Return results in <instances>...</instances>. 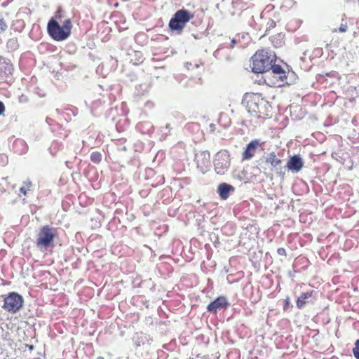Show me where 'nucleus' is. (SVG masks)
<instances>
[{
	"label": "nucleus",
	"instance_id": "7",
	"mask_svg": "<svg viewBox=\"0 0 359 359\" xmlns=\"http://www.w3.org/2000/svg\"><path fill=\"white\" fill-rule=\"evenodd\" d=\"M23 304V299L16 292H11L4 299L3 309L8 312L15 313L18 312Z\"/></svg>",
	"mask_w": 359,
	"mask_h": 359
},
{
	"label": "nucleus",
	"instance_id": "19",
	"mask_svg": "<svg viewBox=\"0 0 359 359\" xmlns=\"http://www.w3.org/2000/svg\"><path fill=\"white\" fill-rule=\"evenodd\" d=\"M25 24L23 20H16L13 22L11 29L15 32H21L25 28Z\"/></svg>",
	"mask_w": 359,
	"mask_h": 359
},
{
	"label": "nucleus",
	"instance_id": "18",
	"mask_svg": "<svg viewBox=\"0 0 359 359\" xmlns=\"http://www.w3.org/2000/svg\"><path fill=\"white\" fill-rule=\"evenodd\" d=\"M33 184L30 180H26L23 182L22 186L20 188V191L24 196H27L33 190Z\"/></svg>",
	"mask_w": 359,
	"mask_h": 359
},
{
	"label": "nucleus",
	"instance_id": "1",
	"mask_svg": "<svg viewBox=\"0 0 359 359\" xmlns=\"http://www.w3.org/2000/svg\"><path fill=\"white\" fill-rule=\"evenodd\" d=\"M242 105L252 118L266 120L271 117L272 107L261 93H245Z\"/></svg>",
	"mask_w": 359,
	"mask_h": 359
},
{
	"label": "nucleus",
	"instance_id": "9",
	"mask_svg": "<svg viewBox=\"0 0 359 359\" xmlns=\"http://www.w3.org/2000/svg\"><path fill=\"white\" fill-rule=\"evenodd\" d=\"M261 144H262L258 139L253 140L249 144H248L242 153L243 161L252 158L256 154L257 149L259 147L261 146Z\"/></svg>",
	"mask_w": 359,
	"mask_h": 359
},
{
	"label": "nucleus",
	"instance_id": "27",
	"mask_svg": "<svg viewBox=\"0 0 359 359\" xmlns=\"http://www.w3.org/2000/svg\"><path fill=\"white\" fill-rule=\"evenodd\" d=\"M5 111V106L4 104L0 101V115L3 114Z\"/></svg>",
	"mask_w": 359,
	"mask_h": 359
},
{
	"label": "nucleus",
	"instance_id": "22",
	"mask_svg": "<svg viewBox=\"0 0 359 359\" xmlns=\"http://www.w3.org/2000/svg\"><path fill=\"white\" fill-rule=\"evenodd\" d=\"M102 155L99 151H94L90 154V161L96 164L100 163L102 161Z\"/></svg>",
	"mask_w": 359,
	"mask_h": 359
},
{
	"label": "nucleus",
	"instance_id": "29",
	"mask_svg": "<svg viewBox=\"0 0 359 359\" xmlns=\"http://www.w3.org/2000/svg\"><path fill=\"white\" fill-rule=\"evenodd\" d=\"M18 143H20V144H24V142H23L22 141H21V140H19V141H16V142H15V144H18Z\"/></svg>",
	"mask_w": 359,
	"mask_h": 359
},
{
	"label": "nucleus",
	"instance_id": "21",
	"mask_svg": "<svg viewBox=\"0 0 359 359\" xmlns=\"http://www.w3.org/2000/svg\"><path fill=\"white\" fill-rule=\"evenodd\" d=\"M8 23L1 13H0V35L5 33L8 29Z\"/></svg>",
	"mask_w": 359,
	"mask_h": 359
},
{
	"label": "nucleus",
	"instance_id": "14",
	"mask_svg": "<svg viewBox=\"0 0 359 359\" xmlns=\"http://www.w3.org/2000/svg\"><path fill=\"white\" fill-rule=\"evenodd\" d=\"M265 163L269 165L272 168L277 169L283 163L282 160L278 158L274 151L269 153L265 158Z\"/></svg>",
	"mask_w": 359,
	"mask_h": 359
},
{
	"label": "nucleus",
	"instance_id": "15",
	"mask_svg": "<svg viewBox=\"0 0 359 359\" xmlns=\"http://www.w3.org/2000/svg\"><path fill=\"white\" fill-rule=\"evenodd\" d=\"M233 190V187L231 185L222 183L218 186L217 193L222 199L226 200L229 198L230 191Z\"/></svg>",
	"mask_w": 359,
	"mask_h": 359
},
{
	"label": "nucleus",
	"instance_id": "26",
	"mask_svg": "<svg viewBox=\"0 0 359 359\" xmlns=\"http://www.w3.org/2000/svg\"><path fill=\"white\" fill-rule=\"evenodd\" d=\"M290 304V299L287 297V298L285 300V304H284V306H283V309H284L285 311H286V310L289 308Z\"/></svg>",
	"mask_w": 359,
	"mask_h": 359
},
{
	"label": "nucleus",
	"instance_id": "4",
	"mask_svg": "<svg viewBox=\"0 0 359 359\" xmlns=\"http://www.w3.org/2000/svg\"><path fill=\"white\" fill-rule=\"evenodd\" d=\"M57 236V229L49 225L41 226L36 234L35 240L36 247L41 251L54 247L55 240Z\"/></svg>",
	"mask_w": 359,
	"mask_h": 359
},
{
	"label": "nucleus",
	"instance_id": "23",
	"mask_svg": "<svg viewBox=\"0 0 359 359\" xmlns=\"http://www.w3.org/2000/svg\"><path fill=\"white\" fill-rule=\"evenodd\" d=\"M353 353L356 359H359V339L355 342V346L353 348Z\"/></svg>",
	"mask_w": 359,
	"mask_h": 359
},
{
	"label": "nucleus",
	"instance_id": "5",
	"mask_svg": "<svg viewBox=\"0 0 359 359\" xmlns=\"http://www.w3.org/2000/svg\"><path fill=\"white\" fill-rule=\"evenodd\" d=\"M264 83L270 87H281L287 83V73L279 65H273L263 75Z\"/></svg>",
	"mask_w": 359,
	"mask_h": 359
},
{
	"label": "nucleus",
	"instance_id": "8",
	"mask_svg": "<svg viewBox=\"0 0 359 359\" xmlns=\"http://www.w3.org/2000/svg\"><path fill=\"white\" fill-rule=\"evenodd\" d=\"M197 168L203 173L207 172L211 167L210 154L208 151H201L195 156Z\"/></svg>",
	"mask_w": 359,
	"mask_h": 359
},
{
	"label": "nucleus",
	"instance_id": "28",
	"mask_svg": "<svg viewBox=\"0 0 359 359\" xmlns=\"http://www.w3.org/2000/svg\"><path fill=\"white\" fill-rule=\"evenodd\" d=\"M236 43V41L235 39L231 40V47L233 48L234 45Z\"/></svg>",
	"mask_w": 359,
	"mask_h": 359
},
{
	"label": "nucleus",
	"instance_id": "2",
	"mask_svg": "<svg viewBox=\"0 0 359 359\" xmlns=\"http://www.w3.org/2000/svg\"><path fill=\"white\" fill-rule=\"evenodd\" d=\"M62 10L57 9L47 25V32L49 36L57 41L66 40L72 33L71 18H68L62 21Z\"/></svg>",
	"mask_w": 359,
	"mask_h": 359
},
{
	"label": "nucleus",
	"instance_id": "25",
	"mask_svg": "<svg viewBox=\"0 0 359 359\" xmlns=\"http://www.w3.org/2000/svg\"><path fill=\"white\" fill-rule=\"evenodd\" d=\"M347 29H348V26H347V24L345 23V24H341V25L339 26V31L340 32H345L347 31Z\"/></svg>",
	"mask_w": 359,
	"mask_h": 359
},
{
	"label": "nucleus",
	"instance_id": "17",
	"mask_svg": "<svg viewBox=\"0 0 359 359\" xmlns=\"http://www.w3.org/2000/svg\"><path fill=\"white\" fill-rule=\"evenodd\" d=\"M270 41L274 47H281L284 44V35L281 33L276 34L270 37Z\"/></svg>",
	"mask_w": 359,
	"mask_h": 359
},
{
	"label": "nucleus",
	"instance_id": "6",
	"mask_svg": "<svg viewBox=\"0 0 359 359\" xmlns=\"http://www.w3.org/2000/svg\"><path fill=\"white\" fill-rule=\"evenodd\" d=\"M194 14L186 9L178 10L170 19L168 26L171 31L181 34Z\"/></svg>",
	"mask_w": 359,
	"mask_h": 359
},
{
	"label": "nucleus",
	"instance_id": "11",
	"mask_svg": "<svg viewBox=\"0 0 359 359\" xmlns=\"http://www.w3.org/2000/svg\"><path fill=\"white\" fill-rule=\"evenodd\" d=\"M286 166L289 170L298 172L303 168L304 162L299 156L294 155L287 161Z\"/></svg>",
	"mask_w": 359,
	"mask_h": 359
},
{
	"label": "nucleus",
	"instance_id": "10",
	"mask_svg": "<svg viewBox=\"0 0 359 359\" xmlns=\"http://www.w3.org/2000/svg\"><path fill=\"white\" fill-rule=\"evenodd\" d=\"M229 303L224 296H219L207 306V310L211 313H216L217 310L226 309Z\"/></svg>",
	"mask_w": 359,
	"mask_h": 359
},
{
	"label": "nucleus",
	"instance_id": "30",
	"mask_svg": "<svg viewBox=\"0 0 359 359\" xmlns=\"http://www.w3.org/2000/svg\"><path fill=\"white\" fill-rule=\"evenodd\" d=\"M34 348V346L32 345L29 346V349L32 350Z\"/></svg>",
	"mask_w": 359,
	"mask_h": 359
},
{
	"label": "nucleus",
	"instance_id": "24",
	"mask_svg": "<svg viewBox=\"0 0 359 359\" xmlns=\"http://www.w3.org/2000/svg\"><path fill=\"white\" fill-rule=\"evenodd\" d=\"M277 252L279 255L280 256H284L285 257L287 255V253H286V250L285 248H279L278 250H277Z\"/></svg>",
	"mask_w": 359,
	"mask_h": 359
},
{
	"label": "nucleus",
	"instance_id": "20",
	"mask_svg": "<svg viewBox=\"0 0 359 359\" xmlns=\"http://www.w3.org/2000/svg\"><path fill=\"white\" fill-rule=\"evenodd\" d=\"M6 47L8 49L13 51L18 48L19 43L17 38H11L6 43Z\"/></svg>",
	"mask_w": 359,
	"mask_h": 359
},
{
	"label": "nucleus",
	"instance_id": "16",
	"mask_svg": "<svg viewBox=\"0 0 359 359\" xmlns=\"http://www.w3.org/2000/svg\"><path fill=\"white\" fill-rule=\"evenodd\" d=\"M313 291L303 292L297 299L296 304L298 309H302L307 302V299L311 297Z\"/></svg>",
	"mask_w": 359,
	"mask_h": 359
},
{
	"label": "nucleus",
	"instance_id": "3",
	"mask_svg": "<svg viewBox=\"0 0 359 359\" xmlns=\"http://www.w3.org/2000/svg\"><path fill=\"white\" fill-rule=\"evenodd\" d=\"M276 60V55L273 52L265 48L257 50L250 60L252 71L264 74L270 70Z\"/></svg>",
	"mask_w": 359,
	"mask_h": 359
},
{
	"label": "nucleus",
	"instance_id": "12",
	"mask_svg": "<svg viewBox=\"0 0 359 359\" xmlns=\"http://www.w3.org/2000/svg\"><path fill=\"white\" fill-rule=\"evenodd\" d=\"M13 66L10 60L0 56V76H8L13 74Z\"/></svg>",
	"mask_w": 359,
	"mask_h": 359
},
{
	"label": "nucleus",
	"instance_id": "13",
	"mask_svg": "<svg viewBox=\"0 0 359 359\" xmlns=\"http://www.w3.org/2000/svg\"><path fill=\"white\" fill-rule=\"evenodd\" d=\"M230 163L226 160L217 156L215 162V170L219 175H224L228 170Z\"/></svg>",
	"mask_w": 359,
	"mask_h": 359
}]
</instances>
